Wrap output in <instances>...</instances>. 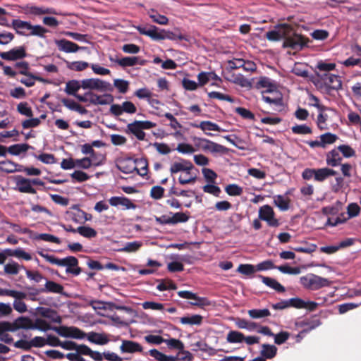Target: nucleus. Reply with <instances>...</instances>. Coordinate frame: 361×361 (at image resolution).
Masks as SVG:
<instances>
[{
	"label": "nucleus",
	"instance_id": "nucleus-1",
	"mask_svg": "<svg viewBox=\"0 0 361 361\" xmlns=\"http://www.w3.org/2000/svg\"><path fill=\"white\" fill-rule=\"evenodd\" d=\"M336 64L326 61H317V90L322 92L331 94V90L338 91L342 88L341 77L331 74L329 71L335 69Z\"/></svg>",
	"mask_w": 361,
	"mask_h": 361
},
{
	"label": "nucleus",
	"instance_id": "nucleus-2",
	"mask_svg": "<svg viewBox=\"0 0 361 361\" xmlns=\"http://www.w3.org/2000/svg\"><path fill=\"white\" fill-rule=\"evenodd\" d=\"M266 37L269 41L271 42L283 39V47L290 48L294 51H299L305 46L302 37L299 35L291 33V30L286 26H282L278 30L267 32Z\"/></svg>",
	"mask_w": 361,
	"mask_h": 361
},
{
	"label": "nucleus",
	"instance_id": "nucleus-3",
	"mask_svg": "<svg viewBox=\"0 0 361 361\" xmlns=\"http://www.w3.org/2000/svg\"><path fill=\"white\" fill-rule=\"evenodd\" d=\"M192 140L195 145L204 152H210L213 154H226L229 150L227 147L207 138L194 137Z\"/></svg>",
	"mask_w": 361,
	"mask_h": 361
},
{
	"label": "nucleus",
	"instance_id": "nucleus-4",
	"mask_svg": "<svg viewBox=\"0 0 361 361\" xmlns=\"http://www.w3.org/2000/svg\"><path fill=\"white\" fill-rule=\"evenodd\" d=\"M82 89L90 91L96 90L101 92H112L113 85L108 81L99 78H87L82 80Z\"/></svg>",
	"mask_w": 361,
	"mask_h": 361
},
{
	"label": "nucleus",
	"instance_id": "nucleus-5",
	"mask_svg": "<svg viewBox=\"0 0 361 361\" xmlns=\"http://www.w3.org/2000/svg\"><path fill=\"white\" fill-rule=\"evenodd\" d=\"M316 315H312L310 317H304L299 319L295 322V326L300 329L298 338H302L307 333L316 328Z\"/></svg>",
	"mask_w": 361,
	"mask_h": 361
},
{
	"label": "nucleus",
	"instance_id": "nucleus-6",
	"mask_svg": "<svg viewBox=\"0 0 361 361\" xmlns=\"http://www.w3.org/2000/svg\"><path fill=\"white\" fill-rule=\"evenodd\" d=\"M259 219L266 221L271 227H278L280 224L279 220L274 217L273 208L268 204L263 205L259 208Z\"/></svg>",
	"mask_w": 361,
	"mask_h": 361
},
{
	"label": "nucleus",
	"instance_id": "nucleus-7",
	"mask_svg": "<svg viewBox=\"0 0 361 361\" xmlns=\"http://www.w3.org/2000/svg\"><path fill=\"white\" fill-rule=\"evenodd\" d=\"M27 56L25 47L23 46L16 47L8 51H0V57L6 61H18L25 58Z\"/></svg>",
	"mask_w": 361,
	"mask_h": 361
},
{
	"label": "nucleus",
	"instance_id": "nucleus-8",
	"mask_svg": "<svg viewBox=\"0 0 361 361\" xmlns=\"http://www.w3.org/2000/svg\"><path fill=\"white\" fill-rule=\"evenodd\" d=\"M54 42L58 49L65 53H75L80 50H86L87 49L86 47H80L77 44L66 39H56Z\"/></svg>",
	"mask_w": 361,
	"mask_h": 361
},
{
	"label": "nucleus",
	"instance_id": "nucleus-9",
	"mask_svg": "<svg viewBox=\"0 0 361 361\" xmlns=\"http://www.w3.org/2000/svg\"><path fill=\"white\" fill-rule=\"evenodd\" d=\"M16 189L23 193L36 194V190L31 184V179L24 178L23 176L16 177Z\"/></svg>",
	"mask_w": 361,
	"mask_h": 361
},
{
	"label": "nucleus",
	"instance_id": "nucleus-10",
	"mask_svg": "<svg viewBox=\"0 0 361 361\" xmlns=\"http://www.w3.org/2000/svg\"><path fill=\"white\" fill-rule=\"evenodd\" d=\"M289 306L296 309H306L308 311L316 310V302L310 300H304L300 298H292L288 299Z\"/></svg>",
	"mask_w": 361,
	"mask_h": 361
},
{
	"label": "nucleus",
	"instance_id": "nucleus-11",
	"mask_svg": "<svg viewBox=\"0 0 361 361\" xmlns=\"http://www.w3.org/2000/svg\"><path fill=\"white\" fill-rule=\"evenodd\" d=\"M35 310L41 316L49 319L51 322L56 324L62 322L61 316L55 310L49 307H37Z\"/></svg>",
	"mask_w": 361,
	"mask_h": 361
},
{
	"label": "nucleus",
	"instance_id": "nucleus-12",
	"mask_svg": "<svg viewBox=\"0 0 361 361\" xmlns=\"http://www.w3.org/2000/svg\"><path fill=\"white\" fill-rule=\"evenodd\" d=\"M134 160L135 159L131 157L122 159L118 161V163L116 164V167L121 172L125 174H130L137 170Z\"/></svg>",
	"mask_w": 361,
	"mask_h": 361
},
{
	"label": "nucleus",
	"instance_id": "nucleus-13",
	"mask_svg": "<svg viewBox=\"0 0 361 361\" xmlns=\"http://www.w3.org/2000/svg\"><path fill=\"white\" fill-rule=\"evenodd\" d=\"M109 204L113 207L122 206L123 209H134L136 205L130 199L124 196H114L109 200Z\"/></svg>",
	"mask_w": 361,
	"mask_h": 361
},
{
	"label": "nucleus",
	"instance_id": "nucleus-14",
	"mask_svg": "<svg viewBox=\"0 0 361 361\" xmlns=\"http://www.w3.org/2000/svg\"><path fill=\"white\" fill-rule=\"evenodd\" d=\"M120 350L123 353H135L142 352V347L135 341L123 340Z\"/></svg>",
	"mask_w": 361,
	"mask_h": 361
},
{
	"label": "nucleus",
	"instance_id": "nucleus-15",
	"mask_svg": "<svg viewBox=\"0 0 361 361\" xmlns=\"http://www.w3.org/2000/svg\"><path fill=\"white\" fill-rule=\"evenodd\" d=\"M257 278L260 279L262 280V282L267 286L275 290L278 293H283L286 290L284 286H283L274 279L264 276L260 274L257 275Z\"/></svg>",
	"mask_w": 361,
	"mask_h": 361
},
{
	"label": "nucleus",
	"instance_id": "nucleus-16",
	"mask_svg": "<svg viewBox=\"0 0 361 361\" xmlns=\"http://www.w3.org/2000/svg\"><path fill=\"white\" fill-rule=\"evenodd\" d=\"M86 338L90 342L101 345H106L109 341V338L105 334L94 331L88 333Z\"/></svg>",
	"mask_w": 361,
	"mask_h": 361
},
{
	"label": "nucleus",
	"instance_id": "nucleus-17",
	"mask_svg": "<svg viewBox=\"0 0 361 361\" xmlns=\"http://www.w3.org/2000/svg\"><path fill=\"white\" fill-rule=\"evenodd\" d=\"M82 89V80H71L66 82L64 92L68 94L75 97L78 94L77 92L80 89Z\"/></svg>",
	"mask_w": 361,
	"mask_h": 361
},
{
	"label": "nucleus",
	"instance_id": "nucleus-18",
	"mask_svg": "<svg viewBox=\"0 0 361 361\" xmlns=\"http://www.w3.org/2000/svg\"><path fill=\"white\" fill-rule=\"evenodd\" d=\"M198 83L200 85H204L209 80H215L221 82V78L218 76L214 72H201L197 75Z\"/></svg>",
	"mask_w": 361,
	"mask_h": 361
},
{
	"label": "nucleus",
	"instance_id": "nucleus-19",
	"mask_svg": "<svg viewBox=\"0 0 361 361\" xmlns=\"http://www.w3.org/2000/svg\"><path fill=\"white\" fill-rule=\"evenodd\" d=\"M114 96L109 93H105L102 96L94 94L92 99L90 102L94 105H106L114 102Z\"/></svg>",
	"mask_w": 361,
	"mask_h": 361
},
{
	"label": "nucleus",
	"instance_id": "nucleus-20",
	"mask_svg": "<svg viewBox=\"0 0 361 361\" xmlns=\"http://www.w3.org/2000/svg\"><path fill=\"white\" fill-rule=\"evenodd\" d=\"M141 246L142 243L140 241L135 240L125 243L121 247H116L114 250L120 252H134L138 250Z\"/></svg>",
	"mask_w": 361,
	"mask_h": 361
},
{
	"label": "nucleus",
	"instance_id": "nucleus-21",
	"mask_svg": "<svg viewBox=\"0 0 361 361\" xmlns=\"http://www.w3.org/2000/svg\"><path fill=\"white\" fill-rule=\"evenodd\" d=\"M41 291L44 293H53L61 294L63 291V287L53 281H49L46 279L44 288H41Z\"/></svg>",
	"mask_w": 361,
	"mask_h": 361
},
{
	"label": "nucleus",
	"instance_id": "nucleus-22",
	"mask_svg": "<svg viewBox=\"0 0 361 361\" xmlns=\"http://www.w3.org/2000/svg\"><path fill=\"white\" fill-rule=\"evenodd\" d=\"M127 133H131L135 135L137 140H144L145 138V133L141 128L136 123L135 121L128 123L126 129Z\"/></svg>",
	"mask_w": 361,
	"mask_h": 361
},
{
	"label": "nucleus",
	"instance_id": "nucleus-23",
	"mask_svg": "<svg viewBox=\"0 0 361 361\" xmlns=\"http://www.w3.org/2000/svg\"><path fill=\"white\" fill-rule=\"evenodd\" d=\"M122 67H132L137 64L143 65L144 61L137 56H126L116 61Z\"/></svg>",
	"mask_w": 361,
	"mask_h": 361
},
{
	"label": "nucleus",
	"instance_id": "nucleus-24",
	"mask_svg": "<svg viewBox=\"0 0 361 361\" xmlns=\"http://www.w3.org/2000/svg\"><path fill=\"white\" fill-rule=\"evenodd\" d=\"M37 253L51 264H56L59 267H66L67 257L63 259H59L56 257L54 255L45 253L44 251H38Z\"/></svg>",
	"mask_w": 361,
	"mask_h": 361
},
{
	"label": "nucleus",
	"instance_id": "nucleus-25",
	"mask_svg": "<svg viewBox=\"0 0 361 361\" xmlns=\"http://www.w3.org/2000/svg\"><path fill=\"white\" fill-rule=\"evenodd\" d=\"M192 127L199 128L204 132L206 131H218L222 130L221 127L215 123L209 121H202L200 124H191Z\"/></svg>",
	"mask_w": 361,
	"mask_h": 361
},
{
	"label": "nucleus",
	"instance_id": "nucleus-26",
	"mask_svg": "<svg viewBox=\"0 0 361 361\" xmlns=\"http://www.w3.org/2000/svg\"><path fill=\"white\" fill-rule=\"evenodd\" d=\"M257 88H267L265 92H273L276 90V86L272 80L268 77H261L257 82Z\"/></svg>",
	"mask_w": 361,
	"mask_h": 361
},
{
	"label": "nucleus",
	"instance_id": "nucleus-27",
	"mask_svg": "<svg viewBox=\"0 0 361 361\" xmlns=\"http://www.w3.org/2000/svg\"><path fill=\"white\" fill-rule=\"evenodd\" d=\"M320 141H317V147H326L327 145L334 143L338 139V136L331 133H326L320 135Z\"/></svg>",
	"mask_w": 361,
	"mask_h": 361
},
{
	"label": "nucleus",
	"instance_id": "nucleus-28",
	"mask_svg": "<svg viewBox=\"0 0 361 361\" xmlns=\"http://www.w3.org/2000/svg\"><path fill=\"white\" fill-rule=\"evenodd\" d=\"M29 149H33V147L26 143L15 144L8 147V152L12 155L18 156L22 152H25Z\"/></svg>",
	"mask_w": 361,
	"mask_h": 361
},
{
	"label": "nucleus",
	"instance_id": "nucleus-29",
	"mask_svg": "<svg viewBox=\"0 0 361 361\" xmlns=\"http://www.w3.org/2000/svg\"><path fill=\"white\" fill-rule=\"evenodd\" d=\"M149 355L157 361H178V356L166 355L157 349H151L149 351Z\"/></svg>",
	"mask_w": 361,
	"mask_h": 361
},
{
	"label": "nucleus",
	"instance_id": "nucleus-30",
	"mask_svg": "<svg viewBox=\"0 0 361 361\" xmlns=\"http://www.w3.org/2000/svg\"><path fill=\"white\" fill-rule=\"evenodd\" d=\"M341 157L338 149H333L326 155V163L329 166H336L341 164Z\"/></svg>",
	"mask_w": 361,
	"mask_h": 361
},
{
	"label": "nucleus",
	"instance_id": "nucleus-31",
	"mask_svg": "<svg viewBox=\"0 0 361 361\" xmlns=\"http://www.w3.org/2000/svg\"><path fill=\"white\" fill-rule=\"evenodd\" d=\"M277 353V348L274 345L262 344L260 354L265 357L266 359H271L274 357Z\"/></svg>",
	"mask_w": 361,
	"mask_h": 361
},
{
	"label": "nucleus",
	"instance_id": "nucleus-32",
	"mask_svg": "<svg viewBox=\"0 0 361 361\" xmlns=\"http://www.w3.org/2000/svg\"><path fill=\"white\" fill-rule=\"evenodd\" d=\"M25 269L23 265H19L15 261L11 260V262L4 265V269L6 274L16 275L18 274L20 269L25 270Z\"/></svg>",
	"mask_w": 361,
	"mask_h": 361
},
{
	"label": "nucleus",
	"instance_id": "nucleus-33",
	"mask_svg": "<svg viewBox=\"0 0 361 361\" xmlns=\"http://www.w3.org/2000/svg\"><path fill=\"white\" fill-rule=\"evenodd\" d=\"M203 317L200 314H192L180 318V322L183 324L200 325Z\"/></svg>",
	"mask_w": 361,
	"mask_h": 361
},
{
	"label": "nucleus",
	"instance_id": "nucleus-34",
	"mask_svg": "<svg viewBox=\"0 0 361 361\" xmlns=\"http://www.w3.org/2000/svg\"><path fill=\"white\" fill-rule=\"evenodd\" d=\"M274 203L281 211L285 212L290 207L289 201L283 195H277L274 197Z\"/></svg>",
	"mask_w": 361,
	"mask_h": 361
},
{
	"label": "nucleus",
	"instance_id": "nucleus-35",
	"mask_svg": "<svg viewBox=\"0 0 361 361\" xmlns=\"http://www.w3.org/2000/svg\"><path fill=\"white\" fill-rule=\"evenodd\" d=\"M14 324L17 330L20 329H30L32 322L29 317L20 316L14 320Z\"/></svg>",
	"mask_w": 361,
	"mask_h": 361
},
{
	"label": "nucleus",
	"instance_id": "nucleus-36",
	"mask_svg": "<svg viewBox=\"0 0 361 361\" xmlns=\"http://www.w3.org/2000/svg\"><path fill=\"white\" fill-rule=\"evenodd\" d=\"M12 26L18 35H25V33L20 30H30V23L20 19H14L12 21Z\"/></svg>",
	"mask_w": 361,
	"mask_h": 361
},
{
	"label": "nucleus",
	"instance_id": "nucleus-37",
	"mask_svg": "<svg viewBox=\"0 0 361 361\" xmlns=\"http://www.w3.org/2000/svg\"><path fill=\"white\" fill-rule=\"evenodd\" d=\"M162 38L161 40L170 39V40H185L188 41V38L180 32H173L169 30L162 29Z\"/></svg>",
	"mask_w": 361,
	"mask_h": 361
},
{
	"label": "nucleus",
	"instance_id": "nucleus-38",
	"mask_svg": "<svg viewBox=\"0 0 361 361\" xmlns=\"http://www.w3.org/2000/svg\"><path fill=\"white\" fill-rule=\"evenodd\" d=\"M244 339L243 334L237 331H229L226 337V341L229 343H240L244 341Z\"/></svg>",
	"mask_w": 361,
	"mask_h": 361
},
{
	"label": "nucleus",
	"instance_id": "nucleus-39",
	"mask_svg": "<svg viewBox=\"0 0 361 361\" xmlns=\"http://www.w3.org/2000/svg\"><path fill=\"white\" fill-rule=\"evenodd\" d=\"M66 67L71 71H82L87 68L90 64L86 61H66Z\"/></svg>",
	"mask_w": 361,
	"mask_h": 361
},
{
	"label": "nucleus",
	"instance_id": "nucleus-40",
	"mask_svg": "<svg viewBox=\"0 0 361 361\" xmlns=\"http://www.w3.org/2000/svg\"><path fill=\"white\" fill-rule=\"evenodd\" d=\"M249 316L252 319H262L270 316V311L267 309H252L248 310Z\"/></svg>",
	"mask_w": 361,
	"mask_h": 361
},
{
	"label": "nucleus",
	"instance_id": "nucleus-41",
	"mask_svg": "<svg viewBox=\"0 0 361 361\" xmlns=\"http://www.w3.org/2000/svg\"><path fill=\"white\" fill-rule=\"evenodd\" d=\"M29 30H30L29 35L37 36L43 39L45 38V34L49 32L47 28L40 25H32L31 23Z\"/></svg>",
	"mask_w": 361,
	"mask_h": 361
},
{
	"label": "nucleus",
	"instance_id": "nucleus-42",
	"mask_svg": "<svg viewBox=\"0 0 361 361\" xmlns=\"http://www.w3.org/2000/svg\"><path fill=\"white\" fill-rule=\"evenodd\" d=\"M51 326L49 325L45 320L42 319H36L35 322L32 324L30 329L39 330L40 331L46 332L48 330H51Z\"/></svg>",
	"mask_w": 361,
	"mask_h": 361
},
{
	"label": "nucleus",
	"instance_id": "nucleus-43",
	"mask_svg": "<svg viewBox=\"0 0 361 361\" xmlns=\"http://www.w3.org/2000/svg\"><path fill=\"white\" fill-rule=\"evenodd\" d=\"M87 334L76 326H69L68 331V338L75 339H84Z\"/></svg>",
	"mask_w": 361,
	"mask_h": 361
},
{
	"label": "nucleus",
	"instance_id": "nucleus-44",
	"mask_svg": "<svg viewBox=\"0 0 361 361\" xmlns=\"http://www.w3.org/2000/svg\"><path fill=\"white\" fill-rule=\"evenodd\" d=\"M349 218L345 213H341L337 216L329 217L326 225L335 226L341 224L345 223Z\"/></svg>",
	"mask_w": 361,
	"mask_h": 361
},
{
	"label": "nucleus",
	"instance_id": "nucleus-45",
	"mask_svg": "<svg viewBox=\"0 0 361 361\" xmlns=\"http://www.w3.org/2000/svg\"><path fill=\"white\" fill-rule=\"evenodd\" d=\"M77 232L82 236L87 238H94L97 233V231L90 226H79L77 228Z\"/></svg>",
	"mask_w": 361,
	"mask_h": 361
},
{
	"label": "nucleus",
	"instance_id": "nucleus-46",
	"mask_svg": "<svg viewBox=\"0 0 361 361\" xmlns=\"http://www.w3.org/2000/svg\"><path fill=\"white\" fill-rule=\"evenodd\" d=\"M317 109L319 113L317 115V127L320 129H326L327 127L324 125L326 121L327 120L328 116L324 112V110L322 106L317 102Z\"/></svg>",
	"mask_w": 361,
	"mask_h": 361
},
{
	"label": "nucleus",
	"instance_id": "nucleus-47",
	"mask_svg": "<svg viewBox=\"0 0 361 361\" xmlns=\"http://www.w3.org/2000/svg\"><path fill=\"white\" fill-rule=\"evenodd\" d=\"M237 271L246 276H250L257 271L256 266L250 264H240Z\"/></svg>",
	"mask_w": 361,
	"mask_h": 361
},
{
	"label": "nucleus",
	"instance_id": "nucleus-48",
	"mask_svg": "<svg viewBox=\"0 0 361 361\" xmlns=\"http://www.w3.org/2000/svg\"><path fill=\"white\" fill-rule=\"evenodd\" d=\"M337 172L329 168L317 169V181H323L329 176H335Z\"/></svg>",
	"mask_w": 361,
	"mask_h": 361
},
{
	"label": "nucleus",
	"instance_id": "nucleus-49",
	"mask_svg": "<svg viewBox=\"0 0 361 361\" xmlns=\"http://www.w3.org/2000/svg\"><path fill=\"white\" fill-rule=\"evenodd\" d=\"M13 68L17 69V74L24 75L27 74L30 70V64L25 61H20L15 63Z\"/></svg>",
	"mask_w": 361,
	"mask_h": 361
},
{
	"label": "nucleus",
	"instance_id": "nucleus-50",
	"mask_svg": "<svg viewBox=\"0 0 361 361\" xmlns=\"http://www.w3.org/2000/svg\"><path fill=\"white\" fill-rule=\"evenodd\" d=\"M33 157L37 158L38 160L41 161L42 163L46 164H51L56 163V159L54 154L42 153L39 155H36L35 154H32Z\"/></svg>",
	"mask_w": 361,
	"mask_h": 361
},
{
	"label": "nucleus",
	"instance_id": "nucleus-51",
	"mask_svg": "<svg viewBox=\"0 0 361 361\" xmlns=\"http://www.w3.org/2000/svg\"><path fill=\"white\" fill-rule=\"evenodd\" d=\"M63 34L67 37H71L75 41L89 43L87 35H83L71 31H65L63 32Z\"/></svg>",
	"mask_w": 361,
	"mask_h": 361
},
{
	"label": "nucleus",
	"instance_id": "nucleus-52",
	"mask_svg": "<svg viewBox=\"0 0 361 361\" xmlns=\"http://www.w3.org/2000/svg\"><path fill=\"white\" fill-rule=\"evenodd\" d=\"M233 78H228L226 79L230 82H232L233 83L238 84L240 85L241 87H246L248 85H250V82L247 79H246L242 74L238 75H233Z\"/></svg>",
	"mask_w": 361,
	"mask_h": 361
},
{
	"label": "nucleus",
	"instance_id": "nucleus-53",
	"mask_svg": "<svg viewBox=\"0 0 361 361\" xmlns=\"http://www.w3.org/2000/svg\"><path fill=\"white\" fill-rule=\"evenodd\" d=\"M134 163L136 164H143V166H141L140 169L137 168V173L140 175V176H145L147 174L148 170H147V161L146 159L140 158V159H135L134 160Z\"/></svg>",
	"mask_w": 361,
	"mask_h": 361
},
{
	"label": "nucleus",
	"instance_id": "nucleus-54",
	"mask_svg": "<svg viewBox=\"0 0 361 361\" xmlns=\"http://www.w3.org/2000/svg\"><path fill=\"white\" fill-rule=\"evenodd\" d=\"M162 29L159 30L155 25L149 26V32L148 34V37H149L152 39L154 41H161L162 38Z\"/></svg>",
	"mask_w": 361,
	"mask_h": 361
},
{
	"label": "nucleus",
	"instance_id": "nucleus-55",
	"mask_svg": "<svg viewBox=\"0 0 361 361\" xmlns=\"http://www.w3.org/2000/svg\"><path fill=\"white\" fill-rule=\"evenodd\" d=\"M164 343L169 348L177 349L179 350H183L184 349V344L183 342L176 338L164 339Z\"/></svg>",
	"mask_w": 361,
	"mask_h": 361
},
{
	"label": "nucleus",
	"instance_id": "nucleus-56",
	"mask_svg": "<svg viewBox=\"0 0 361 361\" xmlns=\"http://www.w3.org/2000/svg\"><path fill=\"white\" fill-rule=\"evenodd\" d=\"M300 280L305 288H309L316 283V276L312 274H307L300 277Z\"/></svg>",
	"mask_w": 361,
	"mask_h": 361
},
{
	"label": "nucleus",
	"instance_id": "nucleus-57",
	"mask_svg": "<svg viewBox=\"0 0 361 361\" xmlns=\"http://www.w3.org/2000/svg\"><path fill=\"white\" fill-rule=\"evenodd\" d=\"M35 238L36 240H42L46 242L54 243L56 244H60L61 243L60 238L49 233H40L35 236Z\"/></svg>",
	"mask_w": 361,
	"mask_h": 361
},
{
	"label": "nucleus",
	"instance_id": "nucleus-58",
	"mask_svg": "<svg viewBox=\"0 0 361 361\" xmlns=\"http://www.w3.org/2000/svg\"><path fill=\"white\" fill-rule=\"evenodd\" d=\"M18 111L25 116L32 117V109L29 106L28 104L25 102H20L17 106Z\"/></svg>",
	"mask_w": 361,
	"mask_h": 361
},
{
	"label": "nucleus",
	"instance_id": "nucleus-59",
	"mask_svg": "<svg viewBox=\"0 0 361 361\" xmlns=\"http://www.w3.org/2000/svg\"><path fill=\"white\" fill-rule=\"evenodd\" d=\"M179 153L183 154H190L195 152V149L190 144L179 143L176 148Z\"/></svg>",
	"mask_w": 361,
	"mask_h": 361
},
{
	"label": "nucleus",
	"instance_id": "nucleus-60",
	"mask_svg": "<svg viewBox=\"0 0 361 361\" xmlns=\"http://www.w3.org/2000/svg\"><path fill=\"white\" fill-rule=\"evenodd\" d=\"M189 219V216L183 212H177L173 214V216L171 217V225L176 224L178 223H185Z\"/></svg>",
	"mask_w": 361,
	"mask_h": 361
},
{
	"label": "nucleus",
	"instance_id": "nucleus-61",
	"mask_svg": "<svg viewBox=\"0 0 361 361\" xmlns=\"http://www.w3.org/2000/svg\"><path fill=\"white\" fill-rule=\"evenodd\" d=\"M192 300H194L195 301L190 302V305L193 306L203 307L205 306H209L212 304L211 301L208 298L205 297L197 296L196 294L195 298H193Z\"/></svg>",
	"mask_w": 361,
	"mask_h": 361
},
{
	"label": "nucleus",
	"instance_id": "nucleus-62",
	"mask_svg": "<svg viewBox=\"0 0 361 361\" xmlns=\"http://www.w3.org/2000/svg\"><path fill=\"white\" fill-rule=\"evenodd\" d=\"M114 85L121 93L125 94L128 90L129 82L123 79H115L114 81Z\"/></svg>",
	"mask_w": 361,
	"mask_h": 361
},
{
	"label": "nucleus",
	"instance_id": "nucleus-63",
	"mask_svg": "<svg viewBox=\"0 0 361 361\" xmlns=\"http://www.w3.org/2000/svg\"><path fill=\"white\" fill-rule=\"evenodd\" d=\"M226 192L231 196L240 195L243 192V188L236 184H230L225 188Z\"/></svg>",
	"mask_w": 361,
	"mask_h": 361
},
{
	"label": "nucleus",
	"instance_id": "nucleus-64",
	"mask_svg": "<svg viewBox=\"0 0 361 361\" xmlns=\"http://www.w3.org/2000/svg\"><path fill=\"white\" fill-rule=\"evenodd\" d=\"M202 174L206 180L209 183H214L217 174L212 169L203 168L202 169Z\"/></svg>",
	"mask_w": 361,
	"mask_h": 361
}]
</instances>
